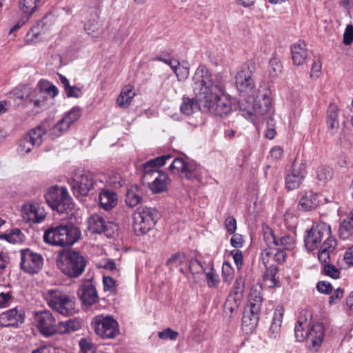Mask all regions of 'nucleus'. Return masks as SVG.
Segmentation results:
<instances>
[{
  "instance_id": "obj_48",
  "label": "nucleus",
  "mask_w": 353,
  "mask_h": 353,
  "mask_svg": "<svg viewBox=\"0 0 353 353\" xmlns=\"http://www.w3.org/2000/svg\"><path fill=\"white\" fill-rule=\"evenodd\" d=\"M5 239L10 243H19L24 241L25 236L19 229L15 228L9 234H5Z\"/></svg>"
},
{
  "instance_id": "obj_26",
  "label": "nucleus",
  "mask_w": 353,
  "mask_h": 353,
  "mask_svg": "<svg viewBox=\"0 0 353 353\" xmlns=\"http://www.w3.org/2000/svg\"><path fill=\"white\" fill-rule=\"evenodd\" d=\"M260 312L252 311V309L245 311L242 317V327L246 332H252L257 325L259 321Z\"/></svg>"
},
{
  "instance_id": "obj_35",
  "label": "nucleus",
  "mask_w": 353,
  "mask_h": 353,
  "mask_svg": "<svg viewBox=\"0 0 353 353\" xmlns=\"http://www.w3.org/2000/svg\"><path fill=\"white\" fill-rule=\"evenodd\" d=\"M81 328L79 321L70 319L65 321H60L57 325L56 334H67L75 332Z\"/></svg>"
},
{
  "instance_id": "obj_10",
  "label": "nucleus",
  "mask_w": 353,
  "mask_h": 353,
  "mask_svg": "<svg viewBox=\"0 0 353 353\" xmlns=\"http://www.w3.org/2000/svg\"><path fill=\"white\" fill-rule=\"evenodd\" d=\"M255 70L254 63L247 62L236 74V86L241 93L250 94L255 88L252 74Z\"/></svg>"
},
{
  "instance_id": "obj_56",
  "label": "nucleus",
  "mask_w": 353,
  "mask_h": 353,
  "mask_svg": "<svg viewBox=\"0 0 353 353\" xmlns=\"http://www.w3.org/2000/svg\"><path fill=\"white\" fill-rule=\"evenodd\" d=\"M323 270L325 274L332 279H339L340 276V270L332 264L325 265Z\"/></svg>"
},
{
  "instance_id": "obj_11",
  "label": "nucleus",
  "mask_w": 353,
  "mask_h": 353,
  "mask_svg": "<svg viewBox=\"0 0 353 353\" xmlns=\"http://www.w3.org/2000/svg\"><path fill=\"white\" fill-rule=\"evenodd\" d=\"M85 261L79 252H70L65 256L60 267L65 274L70 277H78L84 271Z\"/></svg>"
},
{
  "instance_id": "obj_21",
  "label": "nucleus",
  "mask_w": 353,
  "mask_h": 353,
  "mask_svg": "<svg viewBox=\"0 0 353 353\" xmlns=\"http://www.w3.org/2000/svg\"><path fill=\"white\" fill-rule=\"evenodd\" d=\"M25 312L22 308L17 307L6 310L0 314V324L3 327H17L23 323Z\"/></svg>"
},
{
  "instance_id": "obj_12",
  "label": "nucleus",
  "mask_w": 353,
  "mask_h": 353,
  "mask_svg": "<svg viewBox=\"0 0 353 353\" xmlns=\"http://www.w3.org/2000/svg\"><path fill=\"white\" fill-rule=\"evenodd\" d=\"M142 182L148 185L152 192L160 193L167 190L170 179L168 174L163 172L145 171L142 176Z\"/></svg>"
},
{
  "instance_id": "obj_42",
  "label": "nucleus",
  "mask_w": 353,
  "mask_h": 353,
  "mask_svg": "<svg viewBox=\"0 0 353 353\" xmlns=\"http://www.w3.org/2000/svg\"><path fill=\"white\" fill-rule=\"evenodd\" d=\"M70 127L68 122L62 118L50 129L49 136L52 139H54L65 133Z\"/></svg>"
},
{
  "instance_id": "obj_62",
  "label": "nucleus",
  "mask_w": 353,
  "mask_h": 353,
  "mask_svg": "<svg viewBox=\"0 0 353 353\" xmlns=\"http://www.w3.org/2000/svg\"><path fill=\"white\" fill-rule=\"evenodd\" d=\"M344 294V290L340 288H337L332 296H330L329 303L330 304H335L337 301L341 300Z\"/></svg>"
},
{
  "instance_id": "obj_54",
  "label": "nucleus",
  "mask_w": 353,
  "mask_h": 353,
  "mask_svg": "<svg viewBox=\"0 0 353 353\" xmlns=\"http://www.w3.org/2000/svg\"><path fill=\"white\" fill-rule=\"evenodd\" d=\"M13 299L11 291L0 292V308L9 306Z\"/></svg>"
},
{
  "instance_id": "obj_53",
  "label": "nucleus",
  "mask_w": 353,
  "mask_h": 353,
  "mask_svg": "<svg viewBox=\"0 0 353 353\" xmlns=\"http://www.w3.org/2000/svg\"><path fill=\"white\" fill-rule=\"evenodd\" d=\"M223 278L225 282H230L233 279L234 270L228 263H223L222 266Z\"/></svg>"
},
{
  "instance_id": "obj_37",
  "label": "nucleus",
  "mask_w": 353,
  "mask_h": 353,
  "mask_svg": "<svg viewBox=\"0 0 353 353\" xmlns=\"http://www.w3.org/2000/svg\"><path fill=\"white\" fill-rule=\"evenodd\" d=\"M172 157L170 154H165L150 160L143 165V172L159 171L158 167L164 165Z\"/></svg>"
},
{
  "instance_id": "obj_1",
  "label": "nucleus",
  "mask_w": 353,
  "mask_h": 353,
  "mask_svg": "<svg viewBox=\"0 0 353 353\" xmlns=\"http://www.w3.org/2000/svg\"><path fill=\"white\" fill-rule=\"evenodd\" d=\"M192 80L193 92L203 111L221 117L232 112L231 97L225 93L220 76L213 75L205 65H200Z\"/></svg>"
},
{
  "instance_id": "obj_28",
  "label": "nucleus",
  "mask_w": 353,
  "mask_h": 353,
  "mask_svg": "<svg viewBox=\"0 0 353 353\" xmlns=\"http://www.w3.org/2000/svg\"><path fill=\"white\" fill-rule=\"evenodd\" d=\"M319 196L312 192H307L299 200V205L301 210L310 211L315 209L319 204Z\"/></svg>"
},
{
  "instance_id": "obj_36",
  "label": "nucleus",
  "mask_w": 353,
  "mask_h": 353,
  "mask_svg": "<svg viewBox=\"0 0 353 353\" xmlns=\"http://www.w3.org/2000/svg\"><path fill=\"white\" fill-rule=\"evenodd\" d=\"M241 303V298L237 297L233 294H229L224 303V313L230 317H232L233 314L237 313Z\"/></svg>"
},
{
  "instance_id": "obj_9",
  "label": "nucleus",
  "mask_w": 353,
  "mask_h": 353,
  "mask_svg": "<svg viewBox=\"0 0 353 353\" xmlns=\"http://www.w3.org/2000/svg\"><path fill=\"white\" fill-rule=\"evenodd\" d=\"M331 227L324 222L315 223L312 228L307 232L305 239V246L309 250H314L317 248L322 240L332 237Z\"/></svg>"
},
{
  "instance_id": "obj_43",
  "label": "nucleus",
  "mask_w": 353,
  "mask_h": 353,
  "mask_svg": "<svg viewBox=\"0 0 353 353\" xmlns=\"http://www.w3.org/2000/svg\"><path fill=\"white\" fill-rule=\"evenodd\" d=\"M282 68L281 61L276 57H272L268 65V72L270 78H277L281 74Z\"/></svg>"
},
{
  "instance_id": "obj_41",
  "label": "nucleus",
  "mask_w": 353,
  "mask_h": 353,
  "mask_svg": "<svg viewBox=\"0 0 353 353\" xmlns=\"http://www.w3.org/2000/svg\"><path fill=\"white\" fill-rule=\"evenodd\" d=\"M41 0H20L19 6L23 14L32 16L38 9Z\"/></svg>"
},
{
  "instance_id": "obj_2",
  "label": "nucleus",
  "mask_w": 353,
  "mask_h": 353,
  "mask_svg": "<svg viewBox=\"0 0 353 353\" xmlns=\"http://www.w3.org/2000/svg\"><path fill=\"white\" fill-rule=\"evenodd\" d=\"M81 236L80 230L72 224H59L47 228L43 241L51 245L67 247L75 243Z\"/></svg>"
},
{
  "instance_id": "obj_3",
  "label": "nucleus",
  "mask_w": 353,
  "mask_h": 353,
  "mask_svg": "<svg viewBox=\"0 0 353 353\" xmlns=\"http://www.w3.org/2000/svg\"><path fill=\"white\" fill-rule=\"evenodd\" d=\"M43 299L54 311L69 316L74 312V298L59 290H48L43 292Z\"/></svg>"
},
{
  "instance_id": "obj_38",
  "label": "nucleus",
  "mask_w": 353,
  "mask_h": 353,
  "mask_svg": "<svg viewBox=\"0 0 353 353\" xmlns=\"http://www.w3.org/2000/svg\"><path fill=\"white\" fill-rule=\"evenodd\" d=\"M263 301L261 290L252 287L249 295L250 309L260 312Z\"/></svg>"
},
{
  "instance_id": "obj_25",
  "label": "nucleus",
  "mask_w": 353,
  "mask_h": 353,
  "mask_svg": "<svg viewBox=\"0 0 353 353\" xmlns=\"http://www.w3.org/2000/svg\"><path fill=\"white\" fill-rule=\"evenodd\" d=\"M353 234V208L347 213L340 223L339 236L342 239H347Z\"/></svg>"
},
{
  "instance_id": "obj_6",
  "label": "nucleus",
  "mask_w": 353,
  "mask_h": 353,
  "mask_svg": "<svg viewBox=\"0 0 353 353\" xmlns=\"http://www.w3.org/2000/svg\"><path fill=\"white\" fill-rule=\"evenodd\" d=\"M133 229L137 235H143L155 225L157 212L151 208L139 207L133 213Z\"/></svg>"
},
{
  "instance_id": "obj_31",
  "label": "nucleus",
  "mask_w": 353,
  "mask_h": 353,
  "mask_svg": "<svg viewBox=\"0 0 353 353\" xmlns=\"http://www.w3.org/2000/svg\"><path fill=\"white\" fill-rule=\"evenodd\" d=\"M327 128L332 133L336 132L339 127V109L334 103L330 104L327 111Z\"/></svg>"
},
{
  "instance_id": "obj_17",
  "label": "nucleus",
  "mask_w": 353,
  "mask_h": 353,
  "mask_svg": "<svg viewBox=\"0 0 353 353\" xmlns=\"http://www.w3.org/2000/svg\"><path fill=\"white\" fill-rule=\"evenodd\" d=\"M21 268L29 274H36L42 268L43 259L41 254L29 249L21 251Z\"/></svg>"
},
{
  "instance_id": "obj_27",
  "label": "nucleus",
  "mask_w": 353,
  "mask_h": 353,
  "mask_svg": "<svg viewBox=\"0 0 353 353\" xmlns=\"http://www.w3.org/2000/svg\"><path fill=\"white\" fill-rule=\"evenodd\" d=\"M337 245L336 240L334 237H328L325 240L319 251L318 257L321 263H327L330 259V254Z\"/></svg>"
},
{
  "instance_id": "obj_49",
  "label": "nucleus",
  "mask_w": 353,
  "mask_h": 353,
  "mask_svg": "<svg viewBox=\"0 0 353 353\" xmlns=\"http://www.w3.org/2000/svg\"><path fill=\"white\" fill-rule=\"evenodd\" d=\"M81 115V108L78 106L73 107L67 112L63 116V119L68 122L70 125L77 121Z\"/></svg>"
},
{
  "instance_id": "obj_34",
  "label": "nucleus",
  "mask_w": 353,
  "mask_h": 353,
  "mask_svg": "<svg viewBox=\"0 0 353 353\" xmlns=\"http://www.w3.org/2000/svg\"><path fill=\"white\" fill-rule=\"evenodd\" d=\"M196 100L183 97L180 105L181 112L185 115H191L199 109L203 110V106L200 105V102L196 97Z\"/></svg>"
},
{
  "instance_id": "obj_16",
  "label": "nucleus",
  "mask_w": 353,
  "mask_h": 353,
  "mask_svg": "<svg viewBox=\"0 0 353 353\" xmlns=\"http://www.w3.org/2000/svg\"><path fill=\"white\" fill-rule=\"evenodd\" d=\"M21 217L30 224H38L44 221L47 212L44 207L38 203H26L21 205Z\"/></svg>"
},
{
  "instance_id": "obj_5",
  "label": "nucleus",
  "mask_w": 353,
  "mask_h": 353,
  "mask_svg": "<svg viewBox=\"0 0 353 353\" xmlns=\"http://www.w3.org/2000/svg\"><path fill=\"white\" fill-rule=\"evenodd\" d=\"M45 199L48 205L59 213H67L74 207L72 198L64 187H52L45 194Z\"/></svg>"
},
{
  "instance_id": "obj_60",
  "label": "nucleus",
  "mask_w": 353,
  "mask_h": 353,
  "mask_svg": "<svg viewBox=\"0 0 353 353\" xmlns=\"http://www.w3.org/2000/svg\"><path fill=\"white\" fill-rule=\"evenodd\" d=\"M317 290L323 294H328L332 291V286L329 282L319 281L316 284Z\"/></svg>"
},
{
  "instance_id": "obj_13",
  "label": "nucleus",
  "mask_w": 353,
  "mask_h": 353,
  "mask_svg": "<svg viewBox=\"0 0 353 353\" xmlns=\"http://www.w3.org/2000/svg\"><path fill=\"white\" fill-rule=\"evenodd\" d=\"M35 325L40 333L45 336L56 334L57 321L50 310H41L34 313Z\"/></svg>"
},
{
  "instance_id": "obj_47",
  "label": "nucleus",
  "mask_w": 353,
  "mask_h": 353,
  "mask_svg": "<svg viewBox=\"0 0 353 353\" xmlns=\"http://www.w3.org/2000/svg\"><path fill=\"white\" fill-rule=\"evenodd\" d=\"M245 287V279L243 276H238L235 280L233 288L230 294H233L242 299Z\"/></svg>"
},
{
  "instance_id": "obj_29",
  "label": "nucleus",
  "mask_w": 353,
  "mask_h": 353,
  "mask_svg": "<svg viewBox=\"0 0 353 353\" xmlns=\"http://www.w3.org/2000/svg\"><path fill=\"white\" fill-rule=\"evenodd\" d=\"M136 96L135 91L130 85L124 86L117 99V104L121 108H127Z\"/></svg>"
},
{
  "instance_id": "obj_20",
  "label": "nucleus",
  "mask_w": 353,
  "mask_h": 353,
  "mask_svg": "<svg viewBox=\"0 0 353 353\" xmlns=\"http://www.w3.org/2000/svg\"><path fill=\"white\" fill-rule=\"evenodd\" d=\"M253 110L256 114L264 115L272 110L271 92L268 89H259L253 103Z\"/></svg>"
},
{
  "instance_id": "obj_39",
  "label": "nucleus",
  "mask_w": 353,
  "mask_h": 353,
  "mask_svg": "<svg viewBox=\"0 0 353 353\" xmlns=\"http://www.w3.org/2000/svg\"><path fill=\"white\" fill-rule=\"evenodd\" d=\"M46 134V128L43 125H39L36 128L30 130L28 134H26L28 139L31 140L32 143L36 146L39 147L43 142V137Z\"/></svg>"
},
{
  "instance_id": "obj_15",
  "label": "nucleus",
  "mask_w": 353,
  "mask_h": 353,
  "mask_svg": "<svg viewBox=\"0 0 353 353\" xmlns=\"http://www.w3.org/2000/svg\"><path fill=\"white\" fill-rule=\"evenodd\" d=\"M170 172L188 179L197 178L200 174V168L194 163L185 161L182 158H175L170 165Z\"/></svg>"
},
{
  "instance_id": "obj_58",
  "label": "nucleus",
  "mask_w": 353,
  "mask_h": 353,
  "mask_svg": "<svg viewBox=\"0 0 353 353\" xmlns=\"http://www.w3.org/2000/svg\"><path fill=\"white\" fill-rule=\"evenodd\" d=\"M179 334L177 332H175L170 328H167L162 332H159V337L161 339H168L175 340Z\"/></svg>"
},
{
  "instance_id": "obj_59",
  "label": "nucleus",
  "mask_w": 353,
  "mask_h": 353,
  "mask_svg": "<svg viewBox=\"0 0 353 353\" xmlns=\"http://www.w3.org/2000/svg\"><path fill=\"white\" fill-rule=\"evenodd\" d=\"M84 28L89 35L96 37L99 29L98 22L96 21H89L85 24Z\"/></svg>"
},
{
  "instance_id": "obj_23",
  "label": "nucleus",
  "mask_w": 353,
  "mask_h": 353,
  "mask_svg": "<svg viewBox=\"0 0 353 353\" xmlns=\"http://www.w3.org/2000/svg\"><path fill=\"white\" fill-rule=\"evenodd\" d=\"M291 55L294 65H303L307 57V50L305 43L303 41L299 40L293 44L291 47Z\"/></svg>"
},
{
  "instance_id": "obj_46",
  "label": "nucleus",
  "mask_w": 353,
  "mask_h": 353,
  "mask_svg": "<svg viewBox=\"0 0 353 353\" xmlns=\"http://www.w3.org/2000/svg\"><path fill=\"white\" fill-rule=\"evenodd\" d=\"M34 146L32 141L29 140L26 134L19 140L17 151L20 154L23 155L30 152Z\"/></svg>"
},
{
  "instance_id": "obj_18",
  "label": "nucleus",
  "mask_w": 353,
  "mask_h": 353,
  "mask_svg": "<svg viewBox=\"0 0 353 353\" xmlns=\"http://www.w3.org/2000/svg\"><path fill=\"white\" fill-rule=\"evenodd\" d=\"M88 230L92 233H104L108 237L112 236L116 225L103 216L94 214L88 219Z\"/></svg>"
},
{
  "instance_id": "obj_22",
  "label": "nucleus",
  "mask_w": 353,
  "mask_h": 353,
  "mask_svg": "<svg viewBox=\"0 0 353 353\" xmlns=\"http://www.w3.org/2000/svg\"><path fill=\"white\" fill-rule=\"evenodd\" d=\"M82 303L91 306L98 301V295L95 287L90 281L83 283L77 292Z\"/></svg>"
},
{
  "instance_id": "obj_30",
  "label": "nucleus",
  "mask_w": 353,
  "mask_h": 353,
  "mask_svg": "<svg viewBox=\"0 0 353 353\" xmlns=\"http://www.w3.org/2000/svg\"><path fill=\"white\" fill-rule=\"evenodd\" d=\"M283 316V308L277 307L274 311V316L269 330V336L270 338L276 339L280 336Z\"/></svg>"
},
{
  "instance_id": "obj_44",
  "label": "nucleus",
  "mask_w": 353,
  "mask_h": 353,
  "mask_svg": "<svg viewBox=\"0 0 353 353\" xmlns=\"http://www.w3.org/2000/svg\"><path fill=\"white\" fill-rule=\"evenodd\" d=\"M333 170L325 165H321L316 170V178L323 182H327L333 177Z\"/></svg>"
},
{
  "instance_id": "obj_33",
  "label": "nucleus",
  "mask_w": 353,
  "mask_h": 353,
  "mask_svg": "<svg viewBox=\"0 0 353 353\" xmlns=\"http://www.w3.org/2000/svg\"><path fill=\"white\" fill-rule=\"evenodd\" d=\"M99 201L102 208L108 210L117 205V197L113 192L103 190L99 194Z\"/></svg>"
},
{
  "instance_id": "obj_64",
  "label": "nucleus",
  "mask_w": 353,
  "mask_h": 353,
  "mask_svg": "<svg viewBox=\"0 0 353 353\" xmlns=\"http://www.w3.org/2000/svg\"><path fill=\"white\" fill-rule=\"evenodd\" d=\"M343 260L348 265H353V245L345 252Z\"/></svg>"
},
{
  "instance_id": "obj_57",
  "label": "nucleus",
  "mask_w": 353,
  "mask_h": 353,
  "mask_svg": "<svg viewBox=\"0 0 353 353\" xmlns=\"http://www.w3.org/2000/svg\"><path fill=\"white\" fill-rule=\"evenodd\" d=\"M353 43V25L349 24L346 26L343 34V43L350 45Z\"/></svg>"
},
{
  "instance_id": "obj_45",
  "label": "nucleus",
  "mask_w": 353,
  "mask_h": 353,
  "mask_svg": "<svg viewBox=\"0 0 353 353\" xmlns=\"http://www.w3.org/2000/svg\"><path fill=\"white\" fill-rule=\"evenodd\" d=\"M38 84L42 91L45 92V96L46 97L47 95H50L52 98H54L59 93L57 88L46 80H41L39 82Z\"/></svg>"
},
{
  "instance_id": "obj_8",
  "label": "nucleus",
  "mask_w": 353,
  "mask_h": 353,
  "mask_svg": "<svg viewBox=\"0 0 353 353\" xmlns=\"http://www.w3.org/2000/svg\"><path fill=\"white\" fill-rule=\"evenodd\" d=\"M94 184L93 174L84 170H75L70 181L73 193L77 196L88 195L93 188Z\"/></svg>"
},
{
  "instance_id": "obj_24",
  "label": "nucleus",
  "mask_w": 353,
  "mask_h": 353,
  "mask_svg": "<svg viewBox=\"0 0 353 353\" xmlns=\"http://www.w3.org/2000/svg\"><path fill=\"white\" fill-rule=\"evenodd\" d=\"M45 23L43 20L39 21L28 32L26 41L27 43H35L44 39Z\"/></svg>"
},
{
  "instance_id": "obj_55",
  "label": "nucleus",
  "mask_w": 353,
  "mask_h": 353,
  "mask_svg": "<svg viewBox=\"0 0 353 353\" xmlns=\"http://www.w3.org/2000/svg\"><path fill=\"white\" fill-rule=\"evenodd\" d=\"M79 346L81 353H95V348L92 343L85 339L79 341Z\"/></svg>"
},
{
  "instance_id": "obj_4",
  "label": "nucleus",
  "mask_w": 353,
  "mask_h": 353,
  "mask_svg": "<svg viewBox=\"0 0 353 353\" xmlns=\"http://www.w3.org/2000/svg\"><path fill=\"white\" fill-rule=\"evenodd\" d=\"M295 337L299 341L306 340L312 347H319L323 340L324 328L322 324L316 323L310 327V323L301 317L298 320L294 328Z\"/></svg>"
},
{
  "instance_id": "obj_61",
  "label": "nucleus",
  "mask_w": 353,
  "mask_h": 353,
  "mask_svg": "<svg viewBox=\"0 0 353 353\" xmlns=\"http://www.w3.org/2000/svg\"><path fill=\"white\" fill-rule=\"evenodd\" d=\"M225 225L227 231L230 234H234L236 230V221L234 217L231 216L227 217L225 221Z\"/></svg>"
},
{
  "instance_id": "obj_52",
  "label": "nucleus",
  "mask_w": 353,
  "mask_h": 353,
  "mask_svg": "<svg viewBox=\"0 0 353 353\" xmlns=\"http://www.w3.org/2000/svg\"><path fill=\"white\" fill-rule=\"evenodd\" d=\"M185 260V256L181 253L172 254L166 261V265L170 268L178 267L181 265Z\"/></svg>"
},
{
  "instance_id": "obj_40",
  "label": "nucleus",
  "mask_w": 353,
  "mask_h": 353,
  "mask_svg": "<svg viewBox=\"0 0 353 353\" xmlns=\"http://www.w3.org/2000/svg\"><path fill=\"white\" fill-rule=\"evenodd\" d=\"M141 192L137 186H132L128 190L125 195V203L130 207L138 205L141 201Z\"/></svg>"
},
{
  "instance_id": "obj_19",
  "label": "nucleus",
  "mask_w": 353,
  "mask_h": 353,
  "mask_svg": "<svg viewBox=\"0 0 353 353\" xmlns=\"http://www.w3.org/2000/svg\"><path fill=\"white\" fill-rule=\"evenodd\" d=\"M23 93H17V98L32 103L34 107L42 108L46 105V97L45 92L42 91L39 84L32 89L29 86H24Z\"/></svg>"
},
{
  "instance_id": "obj_51",
  "label": "nucleus",
  "mask_w": 353,
  "mask_h": 353,
  "mask_svg": "<svg viewBox=\"0 0 353 353\" xmlns=\"http://www.w3.org/2000/svg\"><path fill=\"white\" fill-rule=\"evenodd\" d=\"M173 72H174L179 81H183L186 80L190 73L189 68L181 65L180 63L179 66H176V68L173 69Z\"/></svg>"
},
{
  "instance_id": "obj_50",
  "label": "nucleus",
  "mask_w": 353,
  "mask_h": 353,
  "mask_svg": "<svg viewBox=\"0 0 353 353\" xmlns=\"http://www.w3.org/2000/svg\"><path fill=\"white\" fill-rule=\"evenodd\" d=\"M205 276L207 285L209 288H216L220 282L219 276L213 268L205 273Z\"/></svg>"
},
{
  "instance_id": "obj_63",
  "label": "nucleus",
  "mask_w": 353,
  "mask_h": 353,
  "mask_svg": "<svg viewBox=\"0 0 353 353\" xmlns=\"http://www.w3.org/2000/svg\"><path fill=\"white\" fill-rule=\"evenodd\" d=\"M32 353H58V352L57 349L52 345H44L34 350Z\"/></svg>"
},
{
  "instance_id": "obj_14",
  "label": "nucleus",
  "mask_w": 353,
  "mask_h": 353,
  "mask_svg": "<svg viewBox=\"0 0 353 353\" xmlns=\"http://www.w3.org/2000/svg\"><path fill=\"white\" fill-rule=\"evenodd\" d=\"M307 174L305 163L294 162L286 172L285 178V188L288 190L298 188L305 180Z\"/></svg>"
},
{
  "instance_id": "obj_32",
  "label": "nucleus",
  "mask_w": 353,
  "mask_h": 353,
  "mask_svg": "<svg viewBox=\"0 0 353 353\" xmlns=\"http://www.w3.org/2000/svg\"><path fill=\"white\" fill-rule=\"evenodd\" d=\"M296 234L291 232L280 238L274 239V245L279 246V249L292 250L296 247Z\"/></svg>"
},
{
  "instance_id": "obj_7",
  "label": "nucleus",
  "mask_w": 353,
  "mask_h": 353,
  "mask_svg": "<svg viewBox=\"0 0 353 353\" xmlns=\"http://www.w3.org/2000/svg\"><path fill=\"white\" fill-rule=\"evenodd\" d=\"M95 333L103 339H113L119 333L117 321L109 315L95 316L91 323Z\"/></svg>"
}]
</instances>
